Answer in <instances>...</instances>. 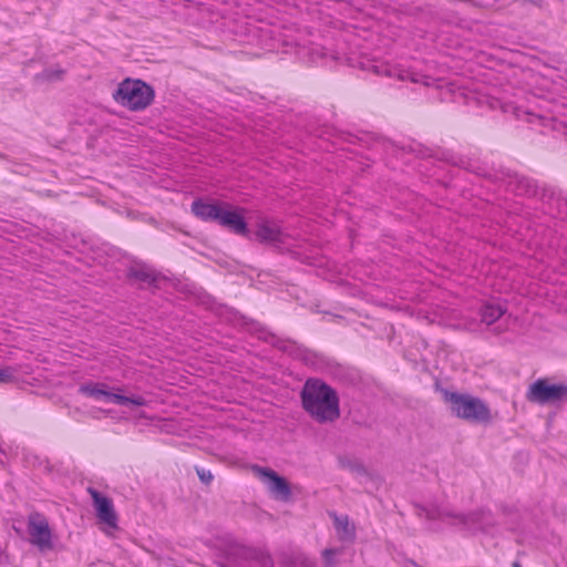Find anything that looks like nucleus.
<instances>
[{
  "label": "nucleus",
  "mask_w": 567,
  "mask_h": 567,
  "mask_svg": "<svg viewBox=\"0 0 567 567\" xmlns=\"http://www.w3.org/2000/svg\"><path fill=\"white\" fill-rule=\"evenodd\" d=\"M305 411L318 423L334 422L340 416L337 391L319 379H309L301 390Z\"/></svg>",
  "instance_id": "obj_1"
},
{
  "label": "nucleus",
  "mask_w": 567,
  "mask_h": 567,
  "mask_svg": "<svg viewBox=\"0 0 567 567\" xmlns=\"http://www.w3.org/2000/svg\"><path fill=\"white\" fill-rule=\"evenodd\" d=\"M442 392L454 416L476 424L491 422V410L482 399L449 390Z\"/></svg>",
  "instance_id": "obj_2"
},
{
  "label": "nucleus",
  "mask_w": 567,
  "mask_h": 567,
  "mask_svg": "<svg viewBox=\"0 0 567 567\" xmlns=\"http://www.w3.org/2000/svg\"><path fill=\"white\" fill-rule=\"evenodd\" d=\"M114 101L133 112L145 110L154 100L153 87L142 80L125 79L112 94Z\"/></svg>",
  "instance_id": "obj_3"
},
{
  "label": "nucleus",
  "mask_w": 567,
  "mask_h": 567,
  "mask_svg": "<svg viewBox=\"0 0 567 567\" xmlns=\"http://www.w3.org/2000/svg\"><path fill=\"white\" fill-rule=\"evenodd\" d=\"M219 567H274V561L267 553L261 549L248 547L241 544L230 545Z\"/></svg>",
  "instance_id": "obj_4"
},
{
  "label": "nucleus",
  "mask_w": 567,
  "mask_h": 567,
  "mask_svg": "<svg viewBox=\"0 0 567 567\" xmlns=\"http://www.w3.org/2000/svg\"><path fill=\"white\" fill-rule=\"evenodd\" d=\"M429 519L454 518L455 524L462 525L464 528L472 532H482L492 534L495 526V519L488 511H477L468 514H454L445 509L429 511L426 513Z\"/></svg>",
  "instance_id": "obj_5"
},
{
  "label": "nucleus",
  "mask_w": 567,
  "mask_h": 567,
  "mask_svg": "<svg viewBox=\"0 0 567 567\" xmlns=\"http://www.w3.org/2000/svg\"><path fill=\"white\" fill-rule=\"evenodd\" d=\"M502 178L505 179L508 186L513 189L516 195L526 197H540L551 198L555 195V190L551 187L544 185L540 187L532 177L520 175L509 168H502L499 171Z\"/></svg>",
  "instance_id": "obj_6"
},
{
  "label": "nucleus",
  "mask_w": 567,
  "mask_h": 567,
  "mask_svg": "<svg viewBox=\"0 0 567 567\" xmlns=\"http://www.w3.org/2000/svg\"><path fill=\"white\" fill-rule=\"evenodd\" d=\"M526 398L542 405L555 404L567 398V384H550L547 379H538L529 385Z\"/></svg>",
  "instance_id": "obj_7"
},
{
  "label": "nucleus",
  "mask_w": 567,
  "mask_h": 567,
  "mask_svg": "<svg viewBox=\"0 0 567 567\" xmlns=\"http://www.w3.org/2000/svg\"><path fill=\"white\" fill-rule=\"evenodd\" d=\"M254 470L267 485L268 491L276 499L282 502L290 501L291 488L286 478L269 467L255 466Z\"/></svg>",
  "instance_id": "obj_8"
},
{
  "label": "nucleus",
  "mask_w": 567,
  "mask_h": 567,
  "mask_svg": "<svg viewBox=\"0 0 567 567\" xmlns=\"http://www.w3.org/2000/svg\"><path fill=\"white\" fill-rule=\"evenodd\" d=\"M28 533L33 545L41 550L53 548L52 534L45 517L40 514H33L29 517Z\"/></svg>",
  "instance_id": "obj_9"
},
{
  "label": "nucleus",
  "mask_w": 567,
  "mask_h": 567,
  "mask_svg": "<svg viewBox=\"0 0 567 567\" xmlns=\"http://www.w3.org/2000/svg\"><path fill=\"white\" fill-rule=\"evenodd\" d=\"M87 492L92 497L96 517L109 527L117 528V515L112 499L93 487H89Z\"/></svg>",
  "instance_id": "obj_10"
},
{
  "label": "nucleus",
  "mask_w": 567,
  "mask_h": 567,
  "mask_svg": "<svg viewBox=\"0 0 567 567\" xmlns=\"http://www.w3.org/2000/svg\"><path fill=\"white\" fill-rule=\"evenodd\" d=\"M228 208L229 207L224 206L217 224L236 235L248 237L249 229H248V225L245 220V217L243 215L244 209L243 208L228 209Z\"/></svg>",
  "instance_id": "obj_11"
},
{
  "label": "nucleus",
  "mask_w": 567,
  "mask_h": 567,
  "mask_svg": "<svg viewBox=\"0 0 567 567\" xmlns=\"http://www.w3.org/2000/svg\"><path fill=\"white\" fill-rule=\"evenodd\" d=\"M329 517L332 519L337 538L348 545H352L357 540V526L347 514H337L329 512Z\"/></svg>",
  "instance_id": "obj_12"
},
{
  "label": "nucleus",
  "mask_w": 567,
  "mask_h": 567,
  "mask_svg": "<svg viewBox=\"0 0 567 567\" xmlns=\"http://www.w3.org/2000/svg\"><path fill=\"white\" fill-rule=\"evenodd\" d=\"M230 207L227 203H208L203 199H195L192 203L193 214L204 221H218L223 208Z\"/></svg>",
  "instance_id": "obj_13"
},
{
  "label": "nucleus",
  "mask_w": 567,
  "mask_h": 567,
  "mask_svg": "<svg viewBox=\"0 0 567 567\" xmlns=\"http://www.w3.org/2000/svg\"><path fill=\"white\" fill-rule=\"evenodd\" d=\"M255 238L261 244H271L274 246H279L284 243V234L280 228L267 221L258 224Z\"/></svg>",
  "instance_id": "obj_14"
},
{
  "label": "nucleus",
  "mask_w": 567,
  "mask_h": 567,
  "mask_svg": "<svg viewBox=\"0 0 567 567\" xmlns=\"http://www.w3.org/2000/svg\"><path fill=\"white\" fill-rule=\"evenodd\" d=\"M127 277L137 281L153 285L157 281V274L145 264H137L127 269Z\"/></svg>",
  "instance_id": "obj_15"
},
{
  "label": "nucleus",
  "mask_w": 567,
  "mask_h": 567,
  "mask_svg": "<svg viewBox=\"0 0 567 567\" xmlns=\"http://www.w3.org/2000/svg\"><path fill=\"white\" fill-rule=\"evenodd\" d=\"M504 312L505 309L502 306L486 303L480 310L481 320L487 326H491L496 322L504 315Z\"/></svg>",
  "instance_id": "obj_16"
},
{
  "label": "nucleus",
  "mask_w": 567,
  "mask_h": 567,
  "mask_svg": "<svg viewBox=\"0 0 567 567\" xmlns=\"http://www.w3.org/2000/svg\"><path fill=\"white\" fill-rule=\"evenodd\" d=\"M103 388H107V385L104 383H99V382H96V383L90 382V383L81 384L79 388V392L83 395L101 400L102 394H103Z\"/></svg>",
  "instance_id": "obj_17"
},
{
  "label": "nucleus",
  "mask_w": 567,
  "mask_h": 567,
  "mask_svg": "<svg viewBox=\"0 0 567 567\" xmlns=\"http://www.w3.org/2000/svg\"><path fill=\"white\" fill-rule=\"evenodd\" d=\"M343 553V547L336 548H326L321 553V557L323 560V567H337L338 561L336 556L341 555Z\"/></svg>",
  "instance_id": "obj_18"
},
{
  "label": "nucleus",
  "mask_w": 567,
  "mask_h": 567,
  "mask_svg": "<svg viewBox=\"0 0 567 567\" xmlns=\"http://www.w3.org/2000/svg\"><path fill=\"white\" fill-rule=\"evenodd\" d=\"M114 404L126 406L128 404H133L135 406H144L146 404V400L141 395L135 396H126L116 393L114 396Z\"/></svg>",
  "instance_id": "obj_19"
},
{
  "label": "nucleus",
  "mask_w": 567,
  "mask_h": 567,
  "mask_svg": "<svg viewBox=\"0 0 567 567\" xmlns=\"http://www.w3.org/2000/svg\"><path fill=\"white\" fill-rule=\"evenodd\" d=\"M339 463H340L341 467L347 468L351 473H354L357 475H367L368 474V471L364 467V465L358 461L350 460V458H340Z\"/></svg>",
  "instance_id": "obj_20"
},
{
  "label": "nucleus",
  "mask_w": 567,
  "mask_h": 567,
  "mask_svg": "<svg viewBox=\"0 0 567 567\" xmlns=\"http://www.w3.org/2000/svg\"><path fill=\"white\" fill-rule=\"evenodd\" d=\"M285 567H316L315 564L302 555L290 557L286 560Z\"/></svg>",
  "instance_id": "obj_21"
},
{
  "label": "nucleus",
  "mask_w": 567,
  "mask_h": 567,
  "mask_svg": "<svg viewBox=\"0 0 567 567\" xmlns=\"http://www.w3.org/2000/svg\"><path fill=\"white\" fill-rule=\"evenodd\" d=\"M64 71L62 69H45L41 73H38L35 78L41 81H53L59 80Z\"/></svg>",
  "instance_id": "obj_22"
},
{
  "label": "nucleus",
  "mask_w": 567,
  "mask_h": 567,
  "mask_svg": "<svg viewBox=\"0 0 567 567\" xmlns=\"http://www.w3.org/2000/svg\"><path fill=\"white\" fill-rule=\"evenodd\" d=\"M442 159L445 162H449L455 166H460V167L470 169L466 161L462 156L455 155L452 152H443Z\"/></svg>",
  "instance_id": "obj_23"
},
{
  "label": "nucleus",
  "mask_w": 567,
  "mask_h": 567,
  "mask_svg": "<svg viewBox=\"0 0 567 567\" xmlns=\"http://www.w3.org/2000/svg\"><path fill=\"white\" fill-rule=\"evenodd\" d=\"M14 372L16 370L10 367L0 369V384L12 382L14 380Z\"/></svg>",
  "instance_id": "obj_24"
},
{
  "label": "nucleus",
  "mask_w": 567,
  "mask_h": 567,
  "mask_svg": "<svg viewBox=\"0 0 567 567\" xmlns=\"http://www.w3.org/2000/svg\"><path fill=\"white\" fill-rule=\"evenodd\" d=\"M196 473H197L199 481L205 485H209L214 478L212 472L204 467L196 466Z\"/></svg>",
  "instance_id": "obj_25"
},
{
  "label": "nucleus",
  "mask_w": 567,
  "mask_h": 567,
  "mask_svg": "<svg viewBox=\"0 0 567 567\" xmlns=\"http://www.w3.org/2000/svg\"><path fill=\"white\" fill-rule=\"evenodd\" d=\"M116 395V393L112 392V391H109L107 388H103V394H102V399L105 401V402H109V403H113L114 402V396Z\"/></svg>",
  "instance_id": "obj_26"
},
{
  "label": "nucleus",
  "mask_w": 567,
  "mask_h": 567,
  "mask_svg": "<svg viewBox=\"0 0 567 567\" xmlns=\"http://www.w3.org/2000/svg\"><path fill=\"white\" fill-rule=\"evenodd\" d=\"M512 567H522V564L519 560H515L513 561Z\"/></svg>",
  "instance_id": "obj_27"
}]
</instances>
